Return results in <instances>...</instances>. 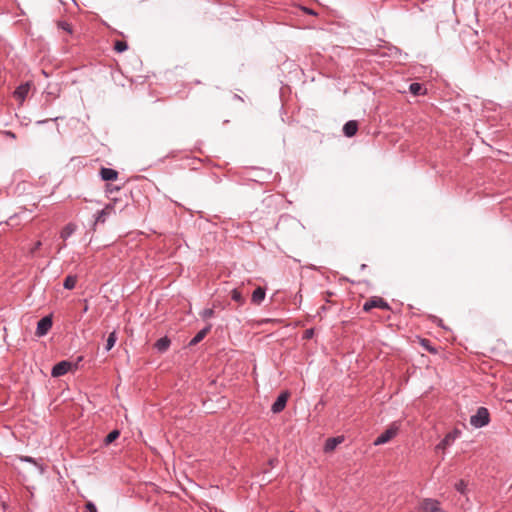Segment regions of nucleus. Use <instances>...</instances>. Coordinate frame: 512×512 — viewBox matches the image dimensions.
<instances>
[{
    "mask_svg": "<svg viewBox=\"0 0 512 512\" xmlns=\"http://www.w3.org/2000/svg\"><path fill=\"white\" fill-rule=\"evenodd\" d=\"M420 343L428 352L433 353V354L437 353V349L430 345V341L429 340L421 339Z\"/></svg>",
    "mask_w": 512,
    "mask_h": 512,
    "instance_id": "23",
    "label": "nucleus"
},
{
    "mask_svg": "<svg viewBox=\"0 0 512 512\" xmlns=\"http://www.w3.org/2000/svg\"><path fill=\"white\" fill-rule=\"evenodd\" d=\"M419 512H446V511H444L442 509L439 501H437L435 499H431V498H426L420 502Z\"/></svg>",
    "mask_w": 512,
    "mask_h": 512,
    "instance_id": "3",
    "label": "nucleus"
},
{
    "mask_svg": "<svg viewBox=\"0 0 512 512\" xmlns=\"http://www.w3.org/2000/svg\"><path fill=\"white\" fill-rule=\"evenodd\" d=\"M117 341V335H116V332L113 331L109 334L108 338H107V342H106V350L109 351L113 348V346L115 345Z\"/></svg>",
    "mask_w": 512,
    "mask_h": 512,
    "instance_id": "20",
    "label": "nucleus"
},
{
    "mask_svg": "<svg viewBox=\"0 0 512 512\" xmlns=\"http://www.w3.org/2000/svg\"><path fill=\"white\" fill-rule=\"evenodd\" d=\"M40 246H41V242H40V241H38V242L35 244V249H38Z\"/></svg>",
    "mask_w": 512,
    "mask_h": 512,
    "instance_id": "31",
    "label": "nucleus"
},
{
    "mask_svg": "<svg viewBox=\"0 0 512 512\" xmlns=\"http://www.w3.org/2000/svg\"><path fill=\"white\" fill-rule=\"evenodd\" d=\"M112 209H113V208H112V206H111V205H107L104 209H102V210L98 213V216H97L96 222H104V221H105V217L111 213Z\"/></svg>",
    "mask_w": 512,
    "mask_h": 512,
    "instance_id": "19",
    "label": "nucleus"
},
{
    "mask_svg": "<svg viewBox=\"0 0 512 512\" xmlns=\"http://www.w3.org/2000/svg\"><path fill=\"white\" fill-rule=\"evenodd\" d=\"M358 130V124L356 121H348L344 127H343V131H344V134L347 136V137H352L356 134Z\"/></svg>",
    "mask_w": 512,
    "mask_h": 512,
    "instance_id": "13",
    "label": "nucleus"
},
{
    "mask_svg": "<svg viewBox=\"0 0 512 512\" xmlns=\"http://www.w3.org/2000/svg\"><path fill=\"white\" fill-rule=\"evenodd\" d=\"M21 460L36 464L35 460L31 457H21Z\"/></svg>",
    "mask_w": 512,
    "mask_h": 512,
    "instance_id": "30",
    "label": "nucleus"
},
{
    "mask_svg": "<svg viewBox=\"0 0 512 512\" xmlns=\"http://www.w3.org/2000/svg\"><path fill=\"white\" fill-rule=\"evenodd\" d=\"M409 90L413 95H423L426 92L420 83H412L409 87Z\"/></svg>",
    "mask_w": 512,
    "mask_h": 512,
    "instance_id": "17",
    "label": "nucleus"
},
{
    "mask_svg": "<svg viewBox=\"0 0 512 512\" xmlns=\"http://www.w3.org/2000/svg\"><path fill=\"white\" fill-rule=\"evenodd\" d=\"M231 297L234 301L238 302L240 305L244 303V297L238 289H233L231 292Z\"/></svg>",
    "mask_w": 512,
    "mask_h": 512,
    "instance_id": "22",
    "label": "nucleus"
},
{
    "mask_svg": "<svg viewBox=\"0 0 512 512\" xmlns=\"http://www.w3.org/2000/svg\"><path fill=\"white\" fill-rule=\"evenodd\" d=\"M75 230L76 226L72 223H69L62 229L60 236L63 240H66L74 233Z\"/></svg>",
    "mask_w": 512,
    "mask_h": 512,
    "instance_id": "16",
    "label": "nucleus"
},
{
    "mask_svg": "<svg viewBox=\"0 0 512 512\" xmlns=\"http://www.w3.org/2000/svg\"><path fill=\"white\" fill-rule=\"evenodd\" d=\"M313 334H314V330L313 329H308L304 332V338L305 339H310L313 337Z\"/></svg>",
    "mask_w": 512,
    "mask_h": 512,
    "instance_id": "29",
    "label": "nucleus"
},
{
    "mask_svg": "<svg viewBox=\"0 0 512 512\" xmlns=\"http://www.w3.org/2000/svg\"><path fill=\"white\" fill-rule=\"evenodd\" d=\"M52 327V319L50 316L43 317L37 324L36 334L44 336Z\"/></svg>",
    "mask_w": 512,
    "mask_h": 512,
    "instance_id": "6",
    "label": "nucleus"
},
{
    "mask_svg": "<svg viewBox=\"0 0 512 512\" xmlns=\"http://www.w3.org/2000/svg\"><path fill=\"white\" fill-rule=\"evenodd\" d=\"M76 283H77V277L74 275H69L65 278L63 285L66 289L71 290L75 287Z\"/></svg>",
    "mask_w": 512,
    "mask_h": 512,
    "instance_id": "18",
    "label": "nucleus"
},
{
    "mask_svg": "<svg viewBox=\"0 0 512 512\" xmlns=\"http://www.w3.org/2000/svg\"><path fill=\"white\" fill-rule=\"evenodd\" d=\"M29 90L30 83L22 84L14 91V97L22 103L27 97Z\"/></svg>",
    "mask_w": 512,
    "mask_h": 512,
    "instance_id": "10",
    "label": "nucleus"
},
{
    "mask_svg": "<svg viewBox=\"0 0 512 512\" xmlns=\"http://www.w3.org/2000/svg\"><path fill=\"white\" fill-rule=\"evenodd\" d=\"M490 421L489 411L485 407H479L476 414L471 416L470 423L476 428L486 426Z\"/></svg>",
    "mask_w": 512,
    "mask_h": 512,
    "instance_id": "1",
    "label": "nucleus"
},
{
    "mask_svg": "<svg viewBox=\"0 0 512 512\" xmlns=\"http://www.w3.org/2000/svg\"><path fill=\"white\" fill-rule=\"evenodd\" d=\"M64 246H65V244H62L61 246H59L58 251H60Z\"/></svg>",
    "mask_w": 512,
    "mask_h": 512,
    "instance_id": "32",
    "label": "nucleus"
},
{
    "mask_svg": "<svg viewBox=\"0 0 512 512\" xmlns=\"http://www.w3.org/2000/svg\"><path fill=\"white\" fill-rule=\"evenodd\" d=\"M320 309H321L322 311H325L326 307H325V306H322Z\"/></svg>",
    "mask_w": 512,
    "mask_h": 512,
    "instance_id": "33",
    "label": "nucleus"
},
{
    "mask_svg": "<svg viewBox=\"0 0 512 512\" xmlns=\"http://www.w3.org/2000/svg\"><path fill=\"white\" fill-rule=\"evenodd\" d=\"M373 308H380L388 310L390 307L388 303L381 297H372L368 299L363 305V310L369 312Z\"/></svg>",
    "mask_w": 512,
    "mask_h": 512,
    "instance_id": "4",
    "label": "nucleus"
},
{
    "mask_svg": "<svg viewBox=\"0 0 512 512\" xmlns=\"http://www.w3.org/2000/svg\"><path fill=\"white\" fill-rule=\"evenodd\" d=\"M87 512H97L95 505L92 502H87L85 505Z\"/></svg>",
    "mask_w": 512,
    "mask_h": 512,
    "instance_id": "28",
    "label": "nucleus"
},
{
    "mask_svg": "<svg viewBox=\"0 0 512 512\" xmlns=\"http://www.w3.org/2000/svg\"><path fill=\"white\" fill-rule=\"evenodd\" d=\"M214 315V310L212 308L204 309L201 312V316L203 319L211 318Z\"/></svg>",
    "mask_w": 512,
    "mask_h": 512,
    "instance_id": "27",
    "label": "nucleus"
},
{
    "mask_svg": "<svg viewBox=\"0 0 512 512\" xmlns=\"http://www.w3.org/2000/svg\"><path fill=\"white\" fill-rule=\"evenodd\" d=\"M399 431V425L392 423L381 435L374 441V445H382L392 440Z\"/></svg>",
    "mask_w": 512,
    "mask_h": 512,
    "instance_id": "2",
    "label": "nucleus"
},
{
    "mask_svg": "<svg viewBox=\"0 0 512 512\" xmlns=\"http://www.w3.org/2000/svg\"><path fill=\"white\" fill-rule=\"evenodd\" d=\"M288 398H289V393L288 392L281 393L278 396V398L276 399V401L273 403L272 411L274 413L281 412L285 408Z\"/></svg>",
    "mask_w": 512,
    "mask_h": 512,
    "instance_id": "7",
    "label": "nucleus"
},
{
    "mask_svg": "<svg viewBox=\"0 0 512 512\" xmlns=\"http://www.w3.org/2000/svg\"><path fill=\"white\" fill-rule=\"evenodd\" d=\"M210 330H211V325H208L205 328H203L202 330H200L195 335V337L190 341L189 345L190 346L197 345L199 342H201L205 338V336L209 333Z\"/></svg>",
    "mask_w": 512,
    "mask_h": 512,
    "instance_id": "12",
    "label": "nucleus"
},
{
    "mask_svg": "<svg viewBox=\"0 0 512 512\" xmlns=\"http://www.w3.org/2000/svg\"><path fill=\"white\" fill-rule=\"evenodd\" d=\"M58 27L71 34L73 32L72 26L66 21H59L57 23Z\"/></svg>",
    "mask_w": 512,
    "mask_h": 512,
    "instance_id": "26",
    "label": "nucleus"
},
{
    "mask_svg": "<svg viewBox=\"0 0 512 512\" xmlns=\"http://www.w3.org/2000/svg\"><path fill=\"white\" fill-rule=\"evenodd\" d=\"M127 48H128V45L125 41H116L115 46H114V49L119 53L126 51Z\"/></svg>",
    "mask_w": 512,
    "mask_h": 512,
    "instance_id": "25",
    "label": "nucleus"
},
{
    "mask_svg": "<svg viewBox=\"0 0 512 512\" xmlns=\"http://www.w3.org/2000/svg\"><path fill=\"white\" fill-rule=\"evenodd\" d=\"M101 178L105 181H113L116 180L118 177V172L116 170H113L111 168H101L100 170Z\"/></svg>",
    "mask_w": 512,
    "mask_h": 512,
    "instance_id": "11",
    "label": "nucleus"
},
{
    "mask_svg": "<svg viewBox=\"0 0 512 512\" xmlns=\"http://www.w3.org/2000/svg\"><path fill=\"white\" fill-rule=\"evenodd\" d=\"M455 489L461 494H466L467 491V483L464 480H460L455 484Z\"/></svg>",
    "mask_w": 512,
    "mask_h": 512,
    "instance_id": "24",
    "label": "nucleus"
},
{
    "mask_svg": "<svg viewBox=\"0 0 512 512\" xmlns=\"http://www.w3.org/2000/svg\"><path fill=\"white\" fill-rule=\"evenodd\" d=\"M460 430L454 429L452 432L448 433L444 439L436 446V450H445L448 446H450L456 438L460 435Z\"/></svg>",
    "mask_w": 512,
    "mask_h": 512,
    "instance_id": "5",
    "label": "nucleus"
},
{
    "mask_svg": "<svg viewBox=\"0 0 512 512\" xmlns=\"http://www.w3.org/2000/svg\"><path fill=\"white\" fill-rule=\"evenodd\" d=\"M72 367V364L67 361H62L57 363L53 369H52V376L59 377L64 374H66L70 368Z\"/></svg>",
    "mask_w": 512,
    "mask_h": 512,
    "instance_id": "8",
    "label": "nucleus"
},
{
    "mask_svg": "<svg viewBox=\"0 0 512 512\" xmlns=\"http://www.w3.org/2000/svg\"><path fill=\"white\" fill-rule=\"evenodd\" d=\"M169 346H170V339L167 337L160 338L155 343V347L160 352H165L169 348Z\"/></svg>",
    "mask_w": 512,
    "mask_h": 512,
    "instance_id": "15",
    "label": "nucleus"
},
{
    "mask_svg": "<svg viewBox=\"0 0 512 512\" xmlns=\"http://www.w3.org/2000/svg\"><path fill=\"white\" fill-rule=\"evenodd\" d=\"M265 298V290L262 287H258L252 293V302L259 305Z\"/></svg>",
    "mask_w": 512,
    "mask_h": 512,
    "instance_id": "14",
    "label": "nucleus"
},
{
    "mask_svg": "<svg viewBox=\"0 0 512 512\" xmlns=\"http://www.w3.org/2000/svg\"><path fill=\"white\" fill-rule=\"evenodd\" d=\"M344 441L343 436L328 438L325 442L324 451L332 452L336 449V447Z\"/></svg>",
    "mask_w": 512,
    "mask_h": 512,
    "instance_id": "9",
    "label": "nucleus"
},
{
    "mask_svg": "<svg viewBox=\"0 0 512 512\" xmlns=\"http://www.w3.org/2000/svg\"><path fill=\"white\" fill-rule=\"evenodd\" d=\"M120 433L118 430H113L111 431L105 438L104 442L105 444H111L112 442H114L118 437H119Z\"/></svg>",
    "mask_w": 512,
    "mask_h": 512,
    "instance_id": "21",
    "label": "nucleus"
}]
</instances>
